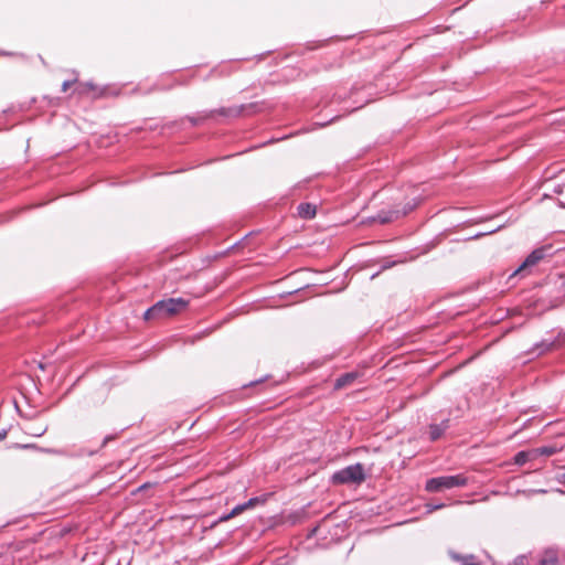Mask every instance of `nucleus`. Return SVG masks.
<instances>
[{
    "label": "nucleus",
    "instance_id": "obj_11",
    "mask_svg": "<svg viewBox=\"0 0 565 565\" xmlns=\"http://www.w3.org/2000/svg\"><path fill=\"white\" fill-rule=\"evenodd\" d=\"M542 565H565V563H559L555 557H548L542 561Z\"/></svg>",
    "mask_w": 565,
    "mask_h": 565
},
{
    "label": "nucleus",
    "instance_id": "obj_4",
    "mask_svg": "<svg viewBox=\"0 0 565 565\" xmlns=\"http://www.w3.org/2000/svg\"><path fill=\"white\" fill-rule=\"evenodd\" d=\"M548 248L541 247L534 249L525 260L519 266V268L512 274L511 277L516 275H526L531 273V269L536 266L541 260L547 256Z\"/></svg>",
    "mask_w": 565,
    "mask_h": 565
},
{
    "label": "nucleus",
    "instance_id": "obj_1",
    "mask_svg": "<svg viewBox=\"0 0 565 565\" xmlns=\"http://www.w3.org/2000/svg\"><path fill=\"white\" fill-rule=\"evenodd\" d=\"M188 301L183 298L160 300L145 312L143 318L146 321L171 318L185 310Z\"/></svg>",
    "mask_w": 565,
    "mask_h": 565
},
{
    "label": "nucleus",
    "instance_id": "obj_12",
    "mask_svg": "<svg viewBox=\"0 0 565 565\" xmlns=\"http://www.w3.org/2000/svg\"><path fill=\"white\" fill-rule=\"evenodd\" d=\"M94 89H95V86L92 83H86V84L82 85L81 92L86 93V92L94 90Z\"/></svg>",
    "mask_w": 565,
    "mask_h": 565
},
{
    "label": "nucleus",
    "instance_id": "obj_7",
    "mask_svg": "<svg viewBox=\"0 0 565 565\" xmlns=\"http://www.w3.org/2000/svg\"><path fill=\"white\" fill-rule=\"evenodd\" d=\"M358 377H359V373L358 372H349V373L342 374L341 376H339L335 380L334 388L335 390H342V388H345L348 386H351L355 382V380Z\"/></svg>",
    "mask_w": 565,
    "mask_h": 565
},
{
    "label": "nucleus",
    "instance_id": "obj_10",
    "mask_svg": "<svg viewBox=\"0 0 565 565\" xmlns=\"http://www.w3.org/2000/svg\"><path fill=\"white\" fill-rule=\"evenodd\" d=\"M530 452L520 451L514 456V462L516 465H524L530 459Z\"/></svg>",
    "mask_w": 565,
    "mask_h": 565
},
{
    "label": "nucleus",
    "instance_id": "obj_5",
    "mask_svg": "<svg viewBox=\"0 0 565 565\" xmlns=\"http://www.w3.org/2000/svg\"><path fill=\"white\" fill-rule=\"evenodd\" d=\"M448 558L451 565H481L480 561L472 554H459L450 551Z\"/></svg>",
    "mask_w": 565,
    "mask_h": 565
},
{
    "label": "nucleus",
    "instance_id": "obj_16",
    "mask_svg": "<svg viewBox=\"0 0 565 565\" xmlns=\"http://www.w3.org/2000/svg\"><path fill=\"white\" fill-rule=\"evenodd\" d=\"M6 437H7V431L6 430H1L0 431V441L3 440Z\"/></svg>",
    "mask_w": 565,
    "mask_h": 565
},
{
    "label": "nucleus",
    "instance_id": "obj_17",
    "mask_svg": "<svg viewBox=\"0 0 565 565\" xmlns=\"http://www.w3.org/2000/svg\"><path fill=\"white\" fill-rule=\"evenodd\" d=\"M542 454H545V455H552V454H553V451H552V450H550V449H547V448H543V449H542Z\"/></svg>",
    "mask_w": 565,
    "mask_h": 565
},
{
    "label": "nucleus",
    "instance_id": "obj_2",
    "mask_svg": "<svg viewBox=\"0 0 565 565\" xmlns=\"http://www.w3.org/2000/svg\"><path fill=\"white\" fill-rule=\"evenodd\" d=\"M366 479L364 466L362 463H355L348 466L331 477L333 484H361Z\"/></svg>",
    "mask_w": 565,
    "mask_h": 565
},
{
    "label": "nucleus",
    "instance_id": "obj_14",
    "mask_svg": "<svg viewBox=\"0 0 565 565\" xmlns=\"http://www.w3.org/2000/svg\"><path fill=\"white\" fill-rule=\"evenodd\" d=\"M46 431V428H35L33 431H32V435L33 436H42L44 433Z\"/></svg>",
    "mask_w": 565,
    "mask_h": 565
},
{
    "label": "nucleus",
    "instance_id": "obj_13",
    "mask_svg": "<svg viewBox=\"0 0 565 565\" xmlns=\"http://www.w3.org/2000/svg\"><path fill=\"white\" fill-rule=\"evenodd\" d=\"M75 83V81H65L63 84H62V92H67L68 88Z\"/></svg>",
    "mask_w": 565,
    "mask_h": 565
},
{
    "label": "nucleus",
    "instance_id": "obj_8",
    "mask_svg": "<svg viewBox=\"0 0 565 565\" xmlns=\"http://www.w3.org/2000/svg\"><path fill=\"white\" fill-rule=\"evenodd\" d=\"M317 213V206L311 203H301L298 206V214L302 218H313Z\"/></svg>",
    "mask_w": 565,
    "mask_h": 565
},
{
    "label": "nucleus",
    "instance_id": "obj_3",
    "mask_svg": "<svg viewBox=\"0 0 565 565\" xmlns=\"http://www.w3.org/2000/svg\"><path fill=\"white\" fill-rule=\"evenodd\" d=\"M466 484L467 478L463 475L441 476L428 479L425 489L428 492H439L445 489L465 487Z\"/></svg>",
    "mask_w": 565,
    "mask_h": 565
},
{
    "label": "nucleus",
    "instance_id": "obj_9",
    "mask_svg": "<svg viewBox=\"0 0 565 565\" xmlns=\"http://www.w3.org/2000/svg\"><path fill=\"white\" fill-rule=\"evenodd\" d=\"M446 428H447V422H445L443 425H430V427H429L430 439L433 441L437 440L444 434Z\"/></svg>",
    "mask_w": 565,
    "mask_h": 565
},
{
    "label": "nucleus",
    "instance_id": "obj_15",
    "mask_svg": "<svg viewBox=\"0 0 565 565\" xmlns=\"http://www.w3.org/2000/svg\"><path fill=\"white\" fill-rule=\"evenodd\" d=\"M18 448H24V449H28V448H38L35 445L33 444H28V445H17Z\"/></svg>",
    "mask_w": 565,
    "mask_h": 565
},
{
    "label": "nucleus",
    "instance_id": "obj_18",
    "mask_svg": "<svg viewBox=\"0 0 565 565\" xmlns=\"http://www.w3.org/2000/svg\"><path fill=\"white\" fill-rule=\"evenodd\" d=\"M563 481H564V484H565V472L563 473Z\"/></svg>",
    "mask_w": 565,
    "mask_h": 565
},
{
    "label": "nucleus",
    "instance_id": "obj_6",
    "mask_svg": "<svg viewBox=\"0 0 565 565\" xmlns=\"http://www.w3.org/2000/svg\"><path fill=\"white\" fill-rule=\"evenodd\" d=\"M264 502V500L259 498H252L247 502L236 505L228 514L222 516L220 519L221 522L228 521L233 519L234 516L241 514L242 512L246 511L247 509H252L256 507L258 503Z\"/></svg>",
    "mask_w": 565,
    "mask_h": 565
}]
</instances>
